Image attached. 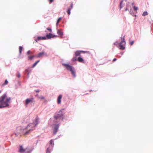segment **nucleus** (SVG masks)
Here are the masks:
<instances>
[{
    "label": "nucleus",
    "mask_w": 153,
    "mask_h": 153,
    "mask_svg": "<svg viewBox=\"0 0 153 153\" xmlns=\"http://www.w3.org/2000/svg\"><path fill=\"white\" fill-rule=\"evenodd\" d=\"M28 150L27 148L24 149L22 146H20L19 151L21 153H23L25 152L26 150Z\"/></svg>",
    "instance_id": "7"
},
{
    "label": "nucleus",
    "mask_w": 153,
    "mask_h": 153,
    "mask_svg": "<svg viewBox=\"0 0 153 153\" xmlns=\"http://www.w3.org/2000/svg\"><path fill=\"white\" fill-rule=\"evenodd\" d=\"M39 62V60H38L33 65V68H34L35 66L37 65V64Z\"/></svg>",
    "instance_id": "22"
},
{
    "label": "nucleus",
    "mask_w": 153,
    "mask_h": 153,
    "mask_svg": "<svg viewBox=\"0 0 153 153\" xmlns=\"http://www.w3.org/2000/svg\"><path fill=\"white\" fill-rule=\"evenodd\" d=\"M8 83V81H7V80H6L2 84V86H3L4 85H7Z\"/></svg>",
    "instance_id": "20"
},
{
    "label": "nucleus",
    "mask_w": 153,
    "mask_h": 153,
    "mask_svg": "<svg viewBox=\"0 0 153 153\" xmlns=\"http://www.w3.org/2000/svg\"><path fill=\"white\" fill-rule=\"evenodd\" d=\"M35 91L36 92H39V91L38 90H36Z\"/></svg>",
    "instance_id": "35"
},
{
    "label": "nucleus",
    "mask_w": 153,
    "mask_h": 153,
    "mask_svg": "<svg viewBox=\"0 0 153 153\" xmlns=\"http://www.w3.org/2000/svg\"><path fill=\"white\" fill-rule=\"evenodd\" d=\"M39 98L41 99H44V97L43 96H41Z\"/></svg>",
    "instance_id": "32"
},
{
    "label": "nucleus",
    "mask_w": 153,
    "mask_h": 153,
    "mask_svg": "<svg viewBox=\"0 0 153 153\" xmlns=\"http://www.w3.org/2000/svg\"><path fill=\"white\" fill-rule=\"evenodd\" d=\"M22 49H23V48L22 46L19 47V53L20 54H21V53H22Z\"/></svg>",
    "instance_id": "21"
},
{
    "label": "nucleus",
    "mask_w": 153,
    "mask_h": 153,
    "mask_svg": "<svg viewBox=\"0 0 153 153\" xmlns=\"http://www.w3.org/2000/svg\"><path fill=\"white\" fill-rule=\"evenodd\" d=\"M48 0L50 1V3H51L53 1V0Z\"/></svg>",
    "instance_id": "33"
},
{
    "label": "nucleus",
    "mask_w": 153,
    "mask_h": 153,
    "mask_svg": "<svg viewBox=\"0 0 153 153\" xmlns=\"http://www.w3.org/2000/svg\"><path fill=\"white\" fill-rule=\"evenodd\" d=\"M61 17H59L58 19L57 20V23H56V25L57 26L58 25V24L59 23V22H60V21L61 20Z\"/></svg>",
    "instance_id": "23"
},
{
    "label": "nucleus",
    "mask_w": 153,
    "mask_h": 153,
    "mask_svg": "<svg viewBox=\"0 0 153 153\" xmlns=\"http://www.w3.org/2000/svg\"><path fill=\"white\" fill-rule=\"evenodd\" d=\"M47 29L50 32H52V30L51 28H47Z\"/></svg>",
    "instance_id": "30"
},
{
    "label": "nucleus",
    "mask_w": 153,
    "mask_h": 153,
    "mask_svg": "<svg viewBox=\"0 0 153 153\" xmlns=\"http://www.w3.org/2000/svg\"><path fill=\"white\" fill-rule=\"evenodd\" d=\"M57 33L61 36H62L63 35V32L62 31V30L61 29L57 30Z\"/></svg>",
    "instance_id": "13"
},
{
    "label": "nucleus",
    "mask_w": 153,
    "mask_h": 153,
    "mask_svg": "<svg viewBox=\"0 0 153 153\" xmlns=\"http://www.w3.org/2000/svg\"><path fill=\"white\" fill-rule=\"evenodd\" d=\"M62 65L65 67L68 70H69L70 71L73 68H72V66L68 64L63 63Z\"/></svg>",
    "instance_id": "6"
},
{
    "label": "nucleus",
    "mask_w": 153,
    "mask_h": 153,
    "mask_svg": "<svg viewBox=\"0 0 153 153\" xmlns=\"http://www.w3.org/2000/svg\"><path fill=\"white\" fill-rule=\"evenodd\" d=\"M31 53V52L30 51H28L27 52V55H29L30 54V53Z\"/></svg>",
    "instance_id": "29"
},
{
    "label": "nucleus",
    "mask_w": 153,
    "mask_h": 153,
    "mask_svg": "<svg viewBox=\"0 0 153 153\" xmlns=\"http://www.w3.org/2000/svg\"><path fill=\"white\" fill-rule=\"evenodd\" d=\"M81 52H82L83 53H88L89 52L88 51H77L75 53V56L72 59V61H75L77 60V58L76 57L77 56H80V53Z\"/></svg>",
    "instance_id": "3"
},
{
    "label": "nucleus",
    "mask_w": 153,
    "mask_h": 153,
    "mask_svg": "<svg viewBox=\"0 0 153 153\" xmlns=\"http://www.w3.org/2000/svg\"><path fill=\"white\" fill-rule=\"evenodd\" d=\"M58 128L59 126L58 125H57L55 126L53 131L54 134H56L58 129Z\"/></svg>",
    "instance_id": "10"
},
{
    "label": "nucleus",
    "mask_w": 153,
    "mask_h": 153,
    "mask_svg": "<svg viewBox=\"0 0 153 153\" xmlns=\"http://www.w3.org/2000/svg\"><path fill=\"white\" fill-rule=\"evenodd\" d=\"M46 153H50V149L49 148H48L47 150Z\"/></svg>",
    "instance_id": "25"
},
{
    "label": "nucleus",
    "mask_w": 153,
    "mask_h": 153,
    "mask_svg": "<svg viewBox=\"0 0 153 153\" xmlns=\"http://www.w3.org/2000/svg\"><path fill=\"white\" fill-rule=\"evenodd\" d=\"M114 44L115 45H116L117 46H118V45H119V43L117 42H115L114 43Z\"/></svg>",
    "instance_id": "28"
},
{
    "label": "nucleus",
    "mask_w": 153,
    "mask_h": 153,
    "mask_svg": "<svg viewBox=\"0 0 153 153\" xmlns=\"http://www.w3.org/2000/svg\"><path fill=\"white\" fill-rule=\"evenodd\" d=\"M10 97H7L6 94H3L0 97V108L7 107L10 100Z\"/></svg>",
    "instance_id": "2"
},
{
    "label": "nucleus",
    "mask_w": 153,
    "mask_h": 153,
    "mask_svg": "<svg viewBox=\"0 0 153 153\" xmlns=\"http://www.w3.org/2000/svg\"><path fill=\"white\" fill-rule=\"evenodd\" d=\"M63 110H61L60 111H61V112H62V111H63Z\"/></svg>",
    "instance_id": "39"
},
{
    "label": "nucleus",
    "mask_w": 153,
    "mask_h": 153,
    "mask_svg": "<svg viewBox=\"0 0 153 153\" xmlns=\"http://www.w3.org/2000/svg\"><path fill=\"white\" fill-rule=\"evenodd\" d=\"M1 93V91H0V93Z\"/></svg>",
    "instance_id": "40"
},
{
    "label": "nucleus",
    "mask_w": 153,
    "mask_h": 153,
    "mask_svg": "<svg viewBox=\"0 0 153 153\" xmlns=\"http://www.w3.org/2000/svg\"><path fill=\"white\" fill-rule=\"evenodd\" d=\"M124 40V39H123V40L120 43L119 46L120 47V48H119L120 49L123 50L125 48V46L126 44V42Z\"/></svg>",
    "instance_id": "4"
},
{
    "label": "nucleus",
    "mask_w": 153,
    "mask_h": 153,
    "mask_svg": "<svg viewBox=\"0 0 153 153\" xmlns=\"http://www.w3.org/2000/svg\"><path fill=\"white\" fill-rule=\"evenodd\" d=\"M148 15V13L147 12H144L142 14L143 16H145L147 15Z\"/></svg>",
    "instance_id": "24"
},
{
    "label": "nucleus",
    "mask_w": 153,
    "mask_h": 153,
    "mask_svg": "<svg viewBox=\"0 0 153 153\" xmlns=\"http://www.w3.org/2000/svg\"><path fill=\"white\" fill-rule=\"evenodd\" d=\"M125 3V2H124L123 1H122L120 4V9H121L124 6V5Z\"/></svg>",
    "instance_id": "16"
},
{
    "label": "nucleus",
    "mask_w": 153,
    "mask_h": 153,
    "mask_svg": "<svg viewBox=\"0 0 153 153\" xmlns=\"http://www.w3.org/2000/svg\"><path fill=\"white\" fill-rule=\"evenodd\" d=\"M134 41H133L130 42L131 45H132L134 43Z\"/></svg>",
    "instance_id": "27"
},
{
    "label": "nucleus",
    "mask_w": 153,
    "mask_h": 153,
    "mask_svg": "<svg viewBox=\"0 0 153 153\" xmlns=\"http://www.w3.org/2000/svg\"><path fill=\"white\" fill-rule=\"evenodd\" d=\"M134 9L135 11H137L138 9V8L137 7H136L135 6H134Z\"/></svg>",
    "instance_id": "26"
},
{
    "label": "nucleus",
    "mask_w": 153,
    "mask_h": 153,
    "mask_svg": "<svg viewBox=\"0 0 153 153\" xmlns=\"http://www.w3.org/2000/svg\"><path fill=\"white\" fill-rule=\"evenodd\" d=\"M117 60V59L116 58H114L113 59V61L114 62Z\"/></svg>",
    "instance_id": "34"
},
{
    "label": "nucleus",
    "mask_w": 153,
    "mask_h": 153,
    "mask_svg": "<svg viewBox=\"0 0 153 153\" xmlns=\"http://www.w3.org/2000/svg\"><path fill=\"white\" fill-rule=\"evenodd\" d=\"M36 57V56L33 55L32 56H29L28 57V59L31 60L33 59L34 57Z\"/></svg>",
    "instance_id": "18"
},
{
    "label": "nucleus",
    "mask_w": 153,
    "mask_h": 153,
    "mask_svg": "<svg viewBox=\"0 0 153 153\" xmlns=\"http://www.w3.org/2000/svg\"><path fill=\"white\" fill-rule=\"evenodd\" d=\"M73 8V4L71 3V4L70 6V7L68 8L67 10V13L68 15H69L71 14L70 11Z\"/></svg>",
    "instance_id": "8"
},
{
    "label": "nucleus",
    "mask_w": 153,
    "mask_h": 153,
    "mask_svg": "<svg viewBox=\"0 0 153 153\" xmlns=\"http://www.w3.org/2000/svg\"><path fill=\"white\" fill-rule=\"evenodd\" d=\"M44 52L42 51V52L39 53L37 56H36V57L37 58L42 57L44 54Z\"/></svg>",
    "instance_id": "14"
},
{
    "label": "nucleus",
    "mask_w": 153,
    "mask_h": 153,
    "mask_svg": "<svg viewBox=\"0 0 153 153\" xmlns=\"http://www.w3.org/2000/svg\"><path fill=\"white\" fill-rule=\"evenodd\" d=\"M38 39L35 40L36 41V42H38V41H38Z\"/></svg>",
    "instance_id": "38"
},
{
    "label": "nucleus",
    "mask_w": 153,
    "mask_h": 153,
    "mask_svg": "<svg viewBox=\"0 0 153 153\" xmlns=\"http://www.w3.org/2000/svg\"><path fill=\"white\" fill-rule=\"evenodd\" d=\"M37 38L38 40H45L46 39V37H41L40 36H38Z\"/></svg>",
    "instance_id": "17"
},
{
    "label": "nucleus",
    "mask_w": 153,
    "mask_h": 153,
    "mask_svg": "<svg viewBox=\"0 0 153 153\" xmlns=\"http://www.w3.org/2000/svg\"><path fill=\"white\" fill-rule=\"evenodd\" d=\"M128 10V9L127 7H126L125 9V11H126Z\"/></svg>",
    "instance_id": "37"
},
{
    "label": "nucleus",
    "mask_w": 153,
    "mask_h": 153,
    "mask_svg": "<svg viewBox=\"0 0 153 153\" xmlns=\"http://www.w3.org/2000/svg\"><path fill=\"white\" fill-rule=\"evenodd\" d=\"M77 60L80 62H82V63H85V62L84 60L81 57H79L78 58H77Z\"/></svg>",
    "instance_id": "12"
},
{
    "label": "nucleus",
    "mask_w": 153,
    "mask_h": 153,
    "mask_svg": "<svg viewBox=\"0 0 153 153\" xmlns=\"http://www.w3.org/2000/svg\"><path fill=\"white\" fill-rule=\"evenodd\" d=\"M55 118H56V119H57L58 118V116H55Z\"/></svg>",
    "instance_id": "36"
},
{
    "label": "nucleus",
    "mask_w": 153,
    "mask_h": 153,
    "mask_svg": "<svg viewBox=\"0 0 153 153\" xmlns=\"http://www.w3.org/2000/svg\"><path fill=\"white\" fill-rule=\"evenodd\" d=\"M34 99L33 98L27 99L25 102V105L26 106H27L28 104L30 102H33Z\"/></svg>",
    "instance_id": "5"
},
{
    "label": "nucleus",
    "mask_w": 153,
    "mask_h": 153,
    "mask_svg": "<svg viewBox=\"0 0 153 153\" xmlns=\"http://www.w3.org/2000/svg\"><path fill=\"white\" fill-rule=\"evenodd\" d=\"M50 144L53 147L54 145L53 141V140H51L50 141Z\"/></svg>",
    "instance_id": "19"
},
{
    "label": "nucleus",
    "mask_w": 153,
    "mask_h": 153,
    "mask_svg": "<svg viewBox=\"0 0 153 153\" xmlns=\"http://www.w3.org/2000/svg\"><path fill=\"white\" fill-rule=\"evenodd\" d=\"M39 119L37 118L35 119V120L33 123L29 124L27 127L22 130V133L23 134L26 135L29 133V131H32L35 129V127L38 123Z\"/></svg>",
    "instance_id": "1"
},
{
    "label": "nucleus",
    "mask_w": 153,
    "mask_h": 153,
    "mask_svg": "<svg viewBox=\"0 0 153 153\" xmlns=\"http://www.w3.org/2000/svg\"><path fill=\"white\" fill-rule=\"evenodd\" d=\"M57 36H56L55 35H53L52 34L50 33L46 35V37L48 39H50L51 38H53L54 37H57Z\"/></svg>",
    "instance_id": "9"
},
{
    "label": "nucleus",
    "mask_w": 153,
    "mask_h": 153,
    "mask_svg": "<svg viewBox=\"0 0 153 153\" xmlns=\"http://www.w3.org/2000/svg\"><path fill=\"white\" fill-rule=\"evenodd\" d=\"M71 71V74L74 76V77L76 76V73L74 70V68H73L72 69L70 70Z\"/></svg>",
    "instance_id": "15"
},
{
    "label": "nucleus",
    "mask_w": 153,
    "mask_h": 153,
    "mask_svg": "<svg viewBox=\"0 0 153 153\" xmlns=\"http://www.w3.org/2000/svg\"><path fill=\"white\" fill-rule=\"evenodd\" d=\"M19 78L20 77L21 75L19 73H18L17 75H16Z\"/></svg>",
    "instance_id": "31"
},
{
    "label": "nucleus",
    "mask_w": 153,
    "mask_h": 153,
    "mask_svg": "<svg viewBox=\"0 0 153 153\" xmlns=\"http://www.w3.org/2000/svg\"><path fill=\"white\" fill-rule=\"evenodd\" d=\"M62 95H59L58 98H57V102L58 104H60L61 103V99L62 97Z\"/></svg>",
    "instance_id": "11"
}]
</instances>
